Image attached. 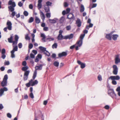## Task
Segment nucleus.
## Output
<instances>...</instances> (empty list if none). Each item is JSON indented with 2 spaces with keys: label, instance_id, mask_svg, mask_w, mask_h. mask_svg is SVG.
<instances>
[{
  "label": "nucleus",
  "instance_id": "nucleus-1",
  "mask_svg": "<svg viewBox=\"0 0 120 120\" xmlns=\"http://www.w3.org/2000/svg\"><path fill=\"white\" fill-rule=\"evenodd\" d=\"M8 5H11L8 7L9 9V11L12 12L11 14V15L12 16V17L13 18L15 16V11H14L15 10L14 7L16 6V5L15 2L14 1H13L11 0H10L9 1Z\"/></svg>",
  "mask_w": 120,
  "mask_h": 120
},
{
  "label": "nucleus",
  "instance_id": "nucleus-2",
  "mask_svg": "<svg viewBox=\"0 0 120 120\" xmlns=\"http://www.w3.org/2000/svg\"><path fill=\"white\" fill-rule=\"evenodd\" d=\"M108 94L113 99H116V94L115 93L113 89H111L110 87L109 88Z\"/></svg>",
  "mask_w": 120,
  "mask_h": 120
},
{
  "label": "nucleus",
  "instance_id": "nucleus-3",
  "mask_svg": "<svg viewBox=\"0 0 120 120\" xmlns=\"http://www.w3.org/2000/svg\"><path fill=\"white\" fill-rule=\"evenodd\" d=\"M39 65V66H36L35 67V70L34 71L33 76V79H34L36 76L37 75V70H41L42 69L43 65L40 64Z\"/></svg>",
  "mask_w": 120,
  "mask_h": 120
},
{
  "label": "nucleus",
  "instance_id": "nucleus-4",
  "mask_svg": "<svg viewBox=\"0 0 120 120\" xmlns=\"http://www.w3.org/2000/svg\"><path fill=\"white\" fill-rule=\"evenodd\" d=\"M33 79H31L29 81L28 83H26V86L28 87H29L31 85L32 86H33L37 84L38 82L37 80H35L34 81H33Z\"/></svg>",
  "mask_w": 120,
  "mask_h": 120
},
{
  "label": "nucleus",
  "instance_id": "nucleus-5",
  "mask_svg": "<svg viewBox=\"0 0 120 120\" xmlns=\"http://www.w3.org/2000/svg\"><path fill=\"white\" fill-rule=\"evenodd\" d=\"M39 49L42 52H44V53L48 56H50V53L47 51L46 48L40 46L39 47Z\"/></svg>",
  "mask_w": 120,
  "mask_h": 120
},
{
  "label": "nucleus",
  "instance_id": "nucleus-6",
  "mask_svg": "<svg viewBox=\"0 0 120 120\" xmlns=\"http://www.w3.org/2000/svg\"><path fill=\"white\" fill-rule=\"evenodd\" d=\"M113 73L115 75H116L117 74L118 69L117 66L116 65H114L113 66Z\"/></svg>",
  "mask_w": 120,
  "mask_h": 120
},
{
  "label": "nucleus",
  "instance_id": "nucleus-7",
  "mask_svg": "<svg viewBox=\"0 0 120 120\" xmlns=\"http://www.w3.org/2000/svg\"><path fill=\"white\" fill-rule=\"evenodd\" d=\"M120 79V77L118 75L116 76H111L109 78V79H111V80H119Z\"/></svg>",
  "mask_w": 120,
  "mask_h": 120
},
{
  "label": "nucleus",
  "instance_id": "nucleus-8",
  "mask_svg": "<svg viewBox=\"0 0 120 120\" xmlns=\"http://www.w3.org/2000/svg\"><path fill=\"white\" fill-rule=\"evenodd\" d=\"M67 51L63 52L61 53H59L58 54V57L61 58L63 56H66L67 55Z\"/></svg>",
  "mask_w": 120,
  "mask_h": 120
},
{
  "label": "nucleus",
  "instance_id": "nucleus-9",
  "mask_svg": "<svg viewBox=\"0 0 120 120\" xmlns=\"http://www.w3.org/2000/svg\"><path fill=\"white\" fill-rule=\"evenodd\" d=\"M12 23L11 22L8 20L7 23V25L8 26V29L9 30H12Z\"/></svg>",
  "mask_w": 120,
  "mask_h": 120
},
{
  "label": "nucleus",
  "instance_id": "nucleus-10",
  "mask_svg": "<svg viewBox=\"0 0 120 120\" xmlns=\"http://www.w3.org/2000/svg\"><path fill=\"white\" fill-rule=\"evenodd\" d=\"M73 34H71L69 35L64 36L63 38V39H70L73 38Z\"/></svg>",
  "mask_w": 120,
  "mask_h": 120
},
{
  "label": "nucleus",
  "instance_id": "nucleus-11",
  "mask_svg": "<svg viewBox=\"0 0 120 120\" xmlns=\"http://www.w3.org/2000/svg\"><path fill=\"white\" fill-rule=\"evenodd\" d=\"M77 63L79 65H80L81 68L83 69L85 68L86 66L85 64V63H82L79 60H77Z\"/></svg>",
  "mask_w": 120,
  "mask_h": 120
},
{
  "label": "nucleus",
  "instance_id": "nucleus-12",
  "mask_svg": "<svg viewBox=\"0 0 120 120\" xmlns=\"http://www.w3.org/2000/svg\"><path fill=\"white\" fill-rule=\"evenodd\" d=\"M120 62V59L119 58V55H115V63L117 64Z\"/></svg>",
  "mask_w": 120,
  "mask_h": 120
},
{
  "label": "nucleus",
  "instance_id": "nucleus-13",
  "mask_svg": "<svg viewBox=\"0 0 120 120\" xmlns=\"http://www.w3.org/2000/svg\"><path fill=\"white\" fill-rule=\"evenodd\" d=\"M76 24L77 25V26L78 27H80L81 25V22L80 20L79 19H78L76 21Z\"/></svg>",
  "mask_w": 120,
  "mask_h": 120
},
{
  "label": "nucleus",
  "instance_id": "nucleus-14",
  "mask_svg": "<svg viewBox=\"0 0 120 120\" xmlns=\"http://www.w3.org/2000/svg\"><path fill=\"white\" fill-rule=\"evenodd\" d=\"M57 19L55 18L52 19H49V22L50 23H55L56 22V20Z\"/></svg>",
  "mask_w": 120,
  "mask_h": 120
},
{
  "label": "nucleus",
  "instance_id": "nucleus-15",
  "mask_svg": "<svg viewBox=\"0 0 120 120\" xmlns=\"http://www.w3.org/2000/svg\"><path fill=\"white\" fill-rule=\"evenodd\" d=\"M82 44V41L80 40H79L75 44H76V45L77 44L78 45L79 47H81Z\"/></svg>",
  "mask_w": 120,
  "mask_h": 120
},
{
  "label": "nucleus",
  "instance_id": "nucleus-16",
  "mask_svg": "<svg viewBox=\"0 0 120 120\" xmlns=\"http://www.w3.org/2000/svg\"><path fill=\"white\" fill-rule=\"evenodd\" d=\"M119 37L118 35L117 34H113L112 35V38L113 40L116 41L117 39V38Z\"/></svg>",
  "mask_w": 120,
  "mask_h": 120
},
{
  "label": "nucleus",
  "instance_id": "nucleus-17",
  "mask_svg": "<svg viewBox=\"0 0 120 120\" xmlns=\"http://www.w3.org/2000/svg\"><path fill=\"white\" fill-rule=\"evenodd\" d=\"M41 36L43 38L42 39V40H43V42H45L46 41L45 38H46L44 34L41 33Z\"/></svg>",
  "mask_w": 120,
  "mask_h": 120
},
{
  "label": "nucleus",
  "instance_id": "nucleus-18",
  "mask_svg": "<svg viewBox=\"0 0 120 120\" xmlns=\"http://www.w3.org/2000/svg\"><path fill=\"white\" fill-rule=\"evenodd\" d=\"M7 81L3 80L1 82V86L4 87L7 86Z\"/></svg>",
  "mask_w": 120,
  "mask_h": 120
},
{
  "label": "nucleus",
  "instance_id": "nucleus-19",
  "mask_svg": "<svg viewBox=\"0 0 120 120\" xmlns=\"http://www.w3.org/2000/svg\"><path fill=\"white\" fill-rule=\"evenodd\" d=\"M111 35L110 34H107L106 36V38L109 40H111Z\"/></svg>",
  "mask_w": 120,
  "mask_h": 120
},
{
  "label": "nucleus",
  "instance_id": "nucleus-20",
  "mask_svg": "<svg viewBox=\"0 0 120 120\" xmlns=\"http://www.w3.org/2000/svg\"><path fill=\"white\" fill-rule=\"evenodd\" d=\"M13 37L12 35H11L10 38H8V42L10 43H13V42H14L13 41H12Z\"/></svg>",
  "mask_w": 120,
  "mask_h": 120
},
{
  "label": "nucleus",
  "instance_id": "nucleus-21",
  "mask_svg": "<svg viewBox=\"0 0 120 120\" xmlns=\"http://www.w3.org/2000/svg\"><path fill=\"white\" fill-rule=\"evenodd\" d=\"M41 18L42 19L43 21H44L45 19V16L43 13L42 11L41 12Z\"/></svg>",
  "mask_w": 120,
  "mask_h": 120
},
{
  "label": "nucleus",
  "instance_id": "nucleus-22",
  "mask_svg": "<svg viewBox=\"0 0 120 120\" xmlns=\"http://www.w3.org/2000/svg\"><path fill=\"white\" fill-rule=\"evenodd\" d=\"M35 21L36 23L38 24L40 22V20L38 17L36 16L35 17Z\"/></svg>",
  "mask_w": 120,
  "mask_h": 120
},
{
  "label": "nucleus",
  "instance_id": "nucleus-23",
  "mask_svg": "<svg viewBox=\"0 0 120 120\" xmlns=\"http://www.w3.org/2000/svg\"><path fill=\"white\" fill-rule=\"evenodd\" d=\"M85 8L84 6L82 4L81 5V9L80 10V12H83Z\"/></svg>",
  "mask_w": 120,
  "mask_h": 120
},
{
  "label": "nucleus",
  "instance_id": "nucleus-24",
  "mask_svg": "<svg viewBox=\"0 0 120 120\" xmlns=\"http://www.w3.org/2000/svg\"><path fill=\"white\" fill-rule=\"evenodd\" d=\"M22 68V70L23 71H26L29 68L27 66H24Z\"/></svg>",
  "mask_w": 120,
  "mask_h": 120
},
{
  "label": "nucleus",
  "instance_id": "nucleus-25",
  "mask_svg": "<svg viewBox=\"0 0 120 120\" xmlns=\"http://www.w3.org/2000/svg\"><path fill=\"white\" fill-rule=\"evenodd\" d=\"M59 62L57 61H55L53 63V64L56 67H58L59 65Z\"/></svg>",
  "mask_w": 120,
  "mask_h": 120
},
{
  "label": "nucleus",
  "instance_id": "nucleus-26",
  "mask_svg": "<svg viewBox=\"0 0 120 120\" xmlns=\"http://www.w3.org/2000/svg\"><path fill=\"white\" fill-rule=\"evenodd\" d=\"M48 37H49L47 38L46 39L47 40H49V41H51L54 40V39L53 38H51L49 36H48Z\"/></svg>",
  "mask_w": 120,
  "mask_h": 120
},
{
  "label": "nucleus",
  "instance_id": "nucleus-27",
  "mask_svg": "<svg viewBox=\"0 0 120 120\" xmlns=\"http://www.w3.org/2000/svg\"><path fill=\"white\" fill-rule=\"evenodd\" d=\"M85 35V34H81L80 37V39L79 40L82 41V40Z\"/></svg>",
  "mask_w": 120,
  "mask_h": 120
},
{
  "label": "nucleus",
  "instance_id": "nucleus-28",
  "mask_svg": "<svg viewBox=\"0 0 120 120\" xmlns=\"http://www.w3.org/2000/svg\"><path fill=\"white\" fill-rule=\"evenodd\" d=\"M17 50L18 47L17 45H16L14 48H13V50L11 51L15 52V51H17Z\"/></svg>",
  "mask_w": 120,
  "mask_h": 120
},
{
  "label": "nucleus",
  "instance_id": "nucleus-29",
  "mask_svg": "<svg viewBox=\"0 0 120 120\" xmlns=\"http://www.w3.org/2000/svg\"><path fill=\"white\" fill-rule=\"evenodd\" d=\"M64 18L63 16H62L60 18V22L61 23H62L64 22Z\"/></svg>",
  "mask_w": 120,
  "mask_h": 120
},
{
  "label": "nucleus",
  "instance_id": "nucleus-30",
  "mask_svg": "<svg viewBox=\"0 0 120 120\" xmlns=\"http://www.w3.org/2000/svg\"><path fill=\"white\" fill-rule=\"evenodd\" d=\"M34 20V18L32 17H31L30 18L29 20H28V22L29 23H30L33 22Z\"/></svg>",
  "mask_w": 120,
  "mask_h": 120
},
{
  "label": "nucleus",
  "instance_id": "nucleus-31",
  "mask_svg": "<svg viewBox=\"0 0 120 120\" xmlns=\"http://www.w3.org/2000/svg\"><path fill=\"white\" fill-rule=\"evenodd\" d=\"M57 44L56 43H54L52 45V47L53 49H56L57 46Z\"/></svg>",
  "mask_w": 120,
  "mask_h": 120
},
{
  "label": "nucleus",
  "instance_id": "nucleus-32",
  "mask_svg": "<svg viewBox=\"0 0 120 120\" xmlns=\"http://www.w3.org/2000/svg\"><path fill=\"white\" fill-rule=\"evenodd\" d=\"M44 10L46 12H48L50 11L49 8V7H45L44 8Z\"/></svg>",
  "mask_w": 120,
  "mask_h": 120
},
{
  "label": "nucleus",
  "instance_id": "nucleus-33",
  "mask_svg": "<svg viewBox=\"0 0 120 120\" xmlns=\"http://www.w3.org/2000/svg\"><path fill=\"white\" fill-rule=\"evenodd\" d=\"M25 39L26 40H29L30 38V37L29 36V34H26L25 35Z\"/></svg>",
  "mask_w": 120,
  "mask_h": 120
},
{
  "label": "nucleus",
  "instance_id": "nucleus-34",
  "mask_svg": "<svg viewBox=\"0 0 120 120\" xmlns=\"http://www.w3.org/2000/svg\"><path fill=\"white\" fill-rule=\"evenodd\" d=\"M4 89L1 88L0 89V96H1L4 92Z\"/></svg>",
  "mask_w": 120,
  "mask_h": 120
},
{
  "label": "nucleus",
  "instance_id": "nucleus-35",
  "mask_svg": "<svg viewBox=\"0 0 120 120\" xmlns=\"http://www.w3.org/2000/svg\"><path fill=\"white\" fill-rule=\"evenodd\" d=\"M30 72V71L29 70L26 71L24 72V75L28 76Z\"/></svg>",
  "mask_w": 120,
  "mask_h": 120
},
{
  "label": "nucleus",
  "instance_id": "nucleus-36",
  "mask_svg": "<svg viewBox=\"0 0 120 120\" xmlns=\"http://www.w3.org/2000/svg\"><path fill=\"white\" fill-rule=\"evenodd\" d=\"M63 37L62 35V36L60 35V36H59V35H58L57 38L58 40H61L63 39Z\"/></svg>",
  "mask_w": 120,
  "mask_h": 120
},
{
  "label": "nucleus",
  "instance_id": "nucleus-37",
  "mask_svg": "<svg viewBox=\"0 0 120 120\" xmlns=\"http://www.w3.org/2000/svg\"><path fill=\"white\" fill-rule=\"evenodd\" d=\"M8 78V75H6L4 76L3 80L7 81Z\"/></svg>",
  "mask_w": 120,
  "mask_h": 120
},
{
  "label": "nucleus",
  "instance_id": "nucleus-38",
  "mask_svg": "<svg viewBox=\"0 0 120 120\" xmlns=\"http://www.w3.org/2000/svg\"><path fill=\"white\" fill-rule=\"evenodd\" d=\"M11 57L12 58H14L15 57V55L14 54V52L11 51Z\"/></svg>",
  "mask_w": 120,
  "mask_h": 120
},
{
  "label": "nucleus",
  "instance_id": "nucleus-39",
  "mask_svg": "<svg viewBox=\"0 0 120 120\" xmlns=\"http://www.w3.org/2000/svg\"><path fill=\"white\" fill-rule=\"evenodd\" d=\"M98 80L99 81H101L102 80L101 76L100 75H98Z\"/></svg>",
  "mask_w": 120,
  "mask_h": 120
},
{
  "label": "nucleus",
  "instance_id": "nucleus-40",
  "mask_svg": "<svg viewBox=\"0 0 120 120\" xmlns=\"http://www.w3.org/2000/svg\"><path fill=\"white\" fill-rule=\"evenodd\" d=\"M52 3L49 1H48L46 3V4L48 7H49V6H51Z\"/></svg>",
  "mask_w": 120,
  "mask_h": 120
},
{
  "label": "nucleus",
  "instance_id": "nucleus-41",
  "mask_svg": "<svg viewBox=\"0 0 120 120\" xmlns=\"http://www.w3.org/2000/svg\"><path fill=\"white\" fill-rule=\"evenodd\" d=\"M72 14V16L70 18H69L68 17V15L67 16V18L69 19L70 20H71L72 19H74L75 17L74 16V15L73 14Z\"/></svg>",
  "mask_w": 120,
  "mask_h": 120
},
{
  "label": "nucleus",
  "instance_id": "nucleus-42",
  "mask_svg": "<svg viewBox=\"0 0 120 120\" xmlns=\"http://www.w3.org/2000/svg\"><path fill=\"white\" fill-rule=\"evenodd\" d=\"M112 84L115 85L117 84L116 81L115 80H112Z\"/></svg>",
  "mask_w": 120,
  "mask_h": 120
},
{
  "label": "nucleus",
  "instance_id": "nucleus-43",
  "mask_svg": "<svg viewBox=\"0 0 120 120\" xmlns=\"http://www.w3.org/2000/svg\"><path fill=\"white\" fill-rule=\"evenodd\" d=\"M24 15L26 16H27L28 15V12L26 11H25L23 12Z\"/></svg>",
  "mask_w": 120,
  "mask_h": 120
},
{
  "label": "nucleus",
  "instance_id": "nucleus-44",
  "mask_svg": "<svg viewBox=\"0 0 120 120\" xmlns=\"http://www.w3.org/2000/svg\"><path fill=\"white\" fill-rule=\"evenodd\" d=\"M66 28L67 30H70L71 29V26L70 25L67 26L66 27Z\"/></svg>",
  "mask_w": 120,
  "mask_h": 120
},
{
  "label": "nucleus",
  "instance_id": "nucleus-45",
  "mask_svg": "<svg viewBox=\"0 0 120 120\" xmlns=\"http://www.w3.org/2000/svg\"><path fill=\"white\" fill-rule=\"evenodd\" d=\"M52 58L55 59L58 58H59V57L56 58V55L55 53H53L52 54Z\"/></svg>",
  "mask_w": 120,
  "mask_h": 120
},
{
  "label": "nucleus",
  "instance_id": "nucleus-46",
  "mask_svg": "<svg viewBox=\"0 0 120 120\" xmlns=\"http://www.w3.org/2000/svg\"><path fill=\"white\" fill-rule=\"evenodd\" d=\"M18 5L19 7H21L22 6L23 4L21 1H20L18 3Z\"/></svg>",
  "mask_w": 120,
  "mask_h": 120
},
{
  "label": "nucleus",
  "instance_id": "nucleus-47",
  "mask_svg": "<svg viewBox=\"0 0 120 120\" xmlns=\"http://www.w3.org/2000/svg\"><path fill=\"white\" fill-rule=\"evenodd\" d=\"M28 78V76L24 75L23 79L24 81L27 80Z\"/></svg>",
  "mask_w": 120,
  "mask_h": 120
},
{
  "label": "nucleus",
  "instance_id": "nucleus-48",
  "mask_svg": "<svg viewBox=\"0 0 120 120\" xmlns=\"http://www.w3.org/2000/svg\"><path fill=\"white\" fill-rule=\"evenodd\" d=\"M15 41H18V39L19 38V37L17 35H15Z\"/></svg>",
  "mask_w": 120,
  "mask_h": 120
},
{
  "label": "nucleus",
  "instance_id": "nucleus-49",
  "mask_svg": "<svg viewBox=\"0 0 120 120\" xmlns=\"http://www.w3.org/2000/svg\"><path fill=\"white\" fill-rule=\"evenodd\" d=\"M22 44L21 43H19L18 45V47L19 49L22 48Z\"/></svg>",
  "mask_w": 120,
  "mask_h": 120
},
{
  "label": "nucleus",
  "instance_id": "nucleus-50",
  "mask_svg": "<svg viewBox=\"0 0 120 120\" xmlns=\"http://www.w3.org/2000/svg\"><path fill=\"white\" fill-rule=\"evenodd\" d=\"M33 44L32 43H30L29 45V48L30 49H31L33 48Z\"/></svg>",
  "mask_w": 120,
  "mask_h": 120
},
{
  "label": "nucleus",
  "instance_id": "nucleus-51",
  "mask_svg": "<svg viewBox=\"0 0 120 120\" xmlns=\"http://www.w3.org/2000/svg\"><path fill=\"white\" fill-rule=\"evenodd\" d=\"M70 11V9L69 8H68L66 9V14H68Z\"/></svg>",
  "mask_w": 120,
  "mask_h": 120
},
{
  "label": "nucleus",
  "instance_id": "nucleus-52",
  "mask_svg": "<svg viewBox=\"0 0 120 120\" xmlns=\"http://www.w3.org/2000/svg\"><path fill=\"white\" fill-rule=\"evenodd\" d=\"M35 55L33 54L32 53H31L30 54V57L31 58H34L35 57Z\"/></svg>",
  "mask_w": 120,
  "mask_h": 120
},
{
  "label": "nucleus",
  "instance_id": "nucleus-53",
  "mask_svg": "<svg viewBox=\"0 0 120 120\" xmlns=\"http://www.w3.org/2000/svg\"><path fill=\"white\" fill-rule=\"evenodd\" d=\"M10 64V63L8 61H5L4 63V65H8Z\"/></svg>",
  "mask_w": 120,
  "mask_h": 120
},
{
  "label": "nucleus",
  "instance_id": "nucleus-54",
  "mask_svg": "<svg viewBox=\"0 0 120 120\" xmlns=\"http://www.w3.org/2000/svg\"><path fill=\"white\" fill-rule=\"evenodd\" d=\"M38 58H39L40 59H41L42 57V55L40 54H39L36 56Z\"/></svg>",
  "mask_w": 120,
  "mask_h": 120
},
{
  "label": "nucleus",
  "instance_id": "nucleus-55",
  "mask_svg": "<svg viewBox=\"0 0 120 120\" xmlns=\"http://www.w3.org/2000/svg\"><path fill=\"white\" fill-rule=\"evenodd\" d=\"M38 9H40L41 8V4L38 3Z\"/></svg>",
  "mask_w": 120,
  "mask_h": 120
},
{
  "label": "nucleus",
  "instance_id": "nucleus-56",
  "mask_svg": "<svg viewBox=\"0 0 120 120\" xmlns=\"http://www.w3.org/2000/svg\"><path fill=\"white\" fill-rule=\"evenodd\" d=\"M76 46V44H75L71 46L70 47V49H73Z\"/></svg>",
  "mask_w": 120,
  "mask_h": 120
},
{
  "label": "nucleus",
  "instance_id": "nucleus-57",
  "mask_svg": "<svg viewBox=\"0 0 120 120\" xmlns=\"http://www.w3.org/2000/svg\"><path fill=\"white\" fill-rule=\"evenodd\" d=\"M7 116L9 118H11V115L9 113H8L7 114Z\"/></svg>",
  "mask_w": 120,
  "mask_h": 120
},
{
  "label": "nucleus",
  "instance_id": "nucleus-58",
  "mask_svg": "<svg viewBox=\"0 0 120 120\" xmlns=\"http://www.w3.org/2000/svg\"><path fill=\"white\" fill-rule=\"evenodd\" d=\"M30 96L32 98H34V95L32 93H30Z\"/></svg>",
  "mask_w": 120,
  "mask_h": 120
},
{
  "label": "nucleus",
  "instance_id": "nucleus-59",
  "mask_svg": "<svg viewBox=\"0 0 120 120\" xmlns=\"http://www.w3.org/2000/svg\"><path fill=\"white\" fill-rule=\"evenodd\" d=\"M46 15L48 18H49L51 17V14L50 13H47L46 14Z\"/></svg>",
  "mask_w": 120,
  "mask_h": 120
},
{
  "label": "nucleus",
  "instance_id": "nucleus-60",
  "mask_svg": "<svg viewBox=\"0 0 120 120\" xmlns=\"http://www.w3.org/2000/svg\"><path fill=\"white\" fill-rule=\"evenodd\" d=\"M5 50L4 49H3L1 51L2 54H5Z\"/></svg>",
  "mask_w": 120,
  "mask_h": 120
},
{
  "label": "nucleus",
  "instance_id": "nucleus-61",
  "mask_svg": "<svg viewBox=\"0 0 120 120\" xmlns=\"http://www.w3.org/2000/svg\"><path fill=\"white\" fill-rule=\"evenodd\" d=\"M26 61H23L22 63V65L24 66H26Z\"/></svg>",
  "mask_w": 120,
  "mask_h": 120
},
{
  "label": "nucleus",
  "instance_id": "nucleus-62",
  "mask_svg": "<svg viewBox=\"0 0 120 120\" xmlns=\"http://www.w3.org/2000/svg\"><path fill=\"white\" fill-rule=\"evenodd\" d=\"M43 30L45 31H47L48 30V28L47 27H45L43 28Z\"/></svg>",
  "mask_w": 120,
  "mask_h": 120
},
{
  "label": "nucleus",
  "instance_id": "nucleus-63",
  "mask_svg": "<svg viewBox=\"0 0 120 120\" xmlns=\"http://www.w3.org/2000/svg\"><path fill=\"white\" fill-rule=\"evenodd\" d=\"M33 52L34 54V55H35L37 53V51L36 50H34L32 51Z\"/></svg>",
  "mask_w": 120,
  "mask_h": 120
},
{
  "label": "nucleus",
  "instance_id": "nucleus-64",
  "mask_svg": "<svg viewBox=\"0 0 120 120\" xmlns=\"http://www.w3.org/2000/svg\"><path fill=\"white\" fill-rule=\"evenodd\" d=\"M5 68L4 67L2 66L0 68V69L1 71H3L4 70Z\"/></svg>",
  "mask_w": 120,
  "mask_h": 120
}]
</instances>
